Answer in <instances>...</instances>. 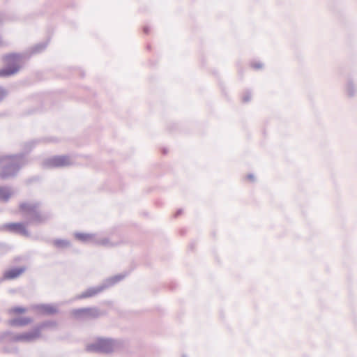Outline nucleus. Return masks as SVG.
I'll use <instances>...</instances> for the list:
<instances>
[{"label":"nucleus","mask_w":357,"mask_h":357,"mask_svg":"<svg viewBox=\"0 0 357 357\" xmlns=\"http://www.w3.org/2000/svg\"><path fill=\"white\" fill-rule=\"evenodd\" d=\"M18 208L25 222L6 223L4 225V228L11 233L24 237L31 236V233L26 227L28 225H43L52 218L50 212L40 209V202H21Z\"/></svg>","instance_id":"nucleus-1"},{"label":"nucleus","mask_w":357,"mask_h":357,"mask_svg":"<svg viewBox=\"0 0 357 357\" xmlns=\"http://www.w3.org/2000/svg\"><path fill=\"white\" fill-rule=\"evenodd\" d=\"M50 39L40 42L30 47L24 53L10 52L2 57L5 66L0 69V77H10L16 75L22 68V63L29 60L33 55L44 52L47 47Z\"/></svg>","instance_id":"nucleus-2"},{"label":"nucleus","mask_w":357,"mask_h":357,"mask_svg":"<svg viewBox=\"0 0 357 357\" xmlns=\"http://www.w3.org/2000/svg\"><path fill=\"white\" fill-rule=\"evenodd\" d=\"M128 342L123 339L98 337L86 347V351L102 354L123 352L128 349Z\"/></svg>","instance_id":"nucleus-3"},{"label":"nucleus","mask_w":357,"mask_h":357,"mask_svg":"<svg viewBox=\"0 0 357 357\" xmlns=\"http://www.w3.org/2000/svg\"><path fill=\"white\" fill-rule=\"evenodd\" d=\"M5 162L0 169V179L14 178L20 169L29 163L24 155H5L0 158V163Z\"/></svg>","instance_id":"nucleus-4"},{"label":"nucleus","mask_w":357,"mask_h":357,"mask_svg":"<svg viewBox=\"0 0 357 357\" xmlns=\"http://www.w3.org/2000/svg\"><path fill=\"white\" fill-rule=\"evenodd\" d=\"M128 273H120L105 279L100 285L88 288L86 291L82 292L76 296L77 299H84L98 295L104 290L114 286L122 280H123Z\"/></svg>","instance_id":"nucleus-5"},{"label":"nucleus","mask_w":357,"mask_h":357,"mask_svg":"<svg viewBox=\"0 0 357 357\" xmlns=\"http://www.w3.org/2000/svg\"><path fill=\"white\" fill-rule=\"evenodd\" d=\"M74 164L69 155H56L45 159L43 166L45 168L54 169L69 167Z\"/></svg>","instance_id":"nucleus-6"},{"label":"nucleus","mask_w":357,"mask_h":357,"mask_svg":"<svg viewBox=\"0 0 357 357\" xmlns=\"http://www.w3.org/2000/svg\"><path fill=\"white\" fill-rule=\"evenodd\" d=\"M57 326L58 322L56 320H45L38 324L33 327L32 331L27 332L30 342L40 337L43 331L54 330Z\"/></svg>","instance_id":"nucleus-7"},{"label":"nucleus","mask_w":357,"mask_h":357,"mask_svg":"<svg viewBox=\"0 0 357 357\" xmlns=\"http://www.w3.org/2000/svg\"><path fill=\"white\" fill-rule=\"evenodd\" d=\"M18 342H30L27 332L15 334L12 331H6L0 333V344Z\"/></svg>","instance_id":"nucleus-8"},{"label":"nucleus","mask_w":357,"mask_h":357,"mask_svg":"<svg viewBox=\"0 0 357 357\" xmlns=\"http://www.w3.org/2000/svg\"><path fill=\"white\" fill-rule=\"evenodd\" d=\"M32 308L39 314L43 316L53 315L59 312L57 307L48 303L35 305Z\"/></svg>","instance_id":"nucleus-9"},{"label":"nucleus","mask_w":357,"mask_h":357,"mask_svg":"<svg viewBox=\"0 0 357 357\" xmlns=\"http://www.w3.org/2000/svg\"><path fill=\"white\" fill-rule=\"evenodd\" d=\"M26 271V267L18 266L14 267L6 271L2 278L0 279V283L6 280H14L20 277Z\"/></svg>","instance_id":"nucleus-10"},{"label":"nucleus","mask_w":357,"mask_h":357,"mask_svg":"<svg viewBox=\"0 0 357 357\" xmlns=\"http://www.w3.org/2000/svg\"><path fill=\"white\" fill-rule=\"evenodd\" d=\"M32 322L30 317H15L8 321V324L10 326L19 327L26 326Z\"/></svg>","instance_id":"nucleus-11"},{"label":"nucleus","mask_w":357,"mask_h":357,"mask_svg":"<svg viewBox=\"0 0 357 357\" xmlns=\"http://www.w3.org/2000/svg\"><path fill=\"white\" fill-rule=\"evenodd\" d=\"M75 238L83 243H91L94 244L96 240V235L93 234H85L81 232H76L74 234Z\"/></svg>","instance_id":"nucleus-12"},{"label":"nucleus","mask_w":357,"mask_h":357,"mask_svg":"<svg viewBox=\"0 0 357 357\" xmlns=\"http://www.w3.org/2000/svg\"><path fill=\"white\" fill-rule=\"evenodd\" d=\"M39 142L40 140L35 139L24 143L23 145V152L17 153L16 155H24L25 158L28 159L27 155L33 150Z\"/></svg>","instance_id":"nucleus-13"},{"label":"nucleus","mask_w":357,"mask_h":357,"mask_svg":"<svg viewBox=\"0 0 357 357\" xmlns=\"http://www.w3.org/2000/svg\"><path fill=\"white\" fill-rule=\"evenodd\" d=\"M11 196L12 192L9 187L0 186V202H8Z\"/></svg>","instance_id":"nucleus-14"},{"label":"nucleus","mask_w":357,"mask_h":357,"mask_svg":"<svg viewBox=\"0 0 357 357\" xmlns=\"http://www.w3.org/2000/svg\"><path fill=\"white\" fill-rule=\"evenodd\" d=\"M53 245L58 249H65L70 247L71 243L67 239L56 238L53 240Z\"/></svg>","instance_id":"nucleus-15"},{"label":"nucleus","mask_w":357,"mask_h":357,"mask_svg":"<svg viewBox=\"0 0 357 357\" xmlns=\"http://www.w3.org/2000/svg\"><path fill=\"white\" fill-rule=\"evenodd\" d=\"M72 314L77 319L86 320V307L74 309L72 310Z\"/></svg>","instance_id":"nucleus-16"},{"label":"nucleus","mask_w":357,"mask_h":357,"mask_svg":"<svg viewBox=\"0 0 357 357\" xmlns=\"http://www.w3.org/2000/svg\"><path fill=\"white\" fill-rule=\"evenodd\" d=\"M100 312L97 307H86V319H97L100 316Z\"/></svg>","instance_id":"nucleus-17"},{"label":"nucleus","mask_w":357,"mask_h":357,"mask_svg":"<svg viewBox=\"0 0 357 357\" xmlns=\"http://www.w3.org/2000/svg\"><path fill=\"white\" fill-rule=\"evenodd\" d=\"M94 245H102V246H114L116 244L110 243L108 238H103L100 239H96L94 241Z\"/></svg>","instance_id":"nucleus-18"},{"label":"nucleus","mask_w":357,"mask_h":357,"mask_svg":"<svg viewBox=\"0 0 357 357\" xmlns=\"http://www.w3.org/2000/svg\"><path fill=\"white\" fill-rule=\"evenodd\" d=\"M26 311V309L22 306H14L8 310V313L9 314H22Z\"/></svg>","instance_id":"nucleus-19"},{"label":"nucleus","mask_w":357,"mask_h":357,"mask_svg":"<svg viewBox=\"0 0 357 357\" xmlns=\"http://www.w3.org/2000/svg\"><path fill=\"white\" fill-rule=\"evenodd\" d=\"M8 94V90L5 86L0 85V104L7 98Z\"/></svg>","instance_id":"nucleus-20"},{"label":"nucleus","mask_w":357,"mask_h":357,"mask_svg":"<svg viewBox=\"0 0 357 357\" xmlns=\"http://www.w3.org/2000/svg\"><path fill=\"white\" fill-rule=\"evenodd\" d=\"M347 93L350 97L354 96L355 94L354 85L351 81L349 82L347 84Z\"/></svg>","instance_id":"nucleus-21"},{"label":"nucleus","mask_w":357,"mask_h":357,"mask_svg":"<svg viewBox=\"0 0 357 357\" xmlns=\"http://www.w3.org/2000/svg\"><path fill=\"white\" fill-rule=\"evenodd\" d=\"M250 66L254 70H259L263 68V63L260 61H252L250 63Z\"/></svg>","instance_id":"nucleus-22"},{"label":"nucleus","mask_w":357,"mask_h":357,"mask_svg":"<svg viewBox=\"0 0 357 357\" xmlns=\"http://www.w3.org/2000/svg\"><path fill=\"white\" fill-rule=\"evenodd\" d=\"M251 100V92L248 91H246L242 98V101L244 103L248 102Z\"/></svg>","instance_id":"nucleus-23"},{"label":"nucleus","mask_w":357,"mask_h":357,"mask_svg":"<svg viewBox=\"0 0 357 357\" xmlns=\"http://www.w3.org/2000/svg\"><path fill=\"white\" fill-rule=\"evenodd\" d=\"M246 178L250 181L251 182H255V176L252 174H248L246 176Z\"/></svg>","instance_id":"nucleus-24"},{"label":"nucleus","mask_w":357,"mask_h":357,"mask_svg":"<svg viewBox=\"0 0 357 357\" xmlns=\"http://www.w3.org/2000/svg\"><path fill=\"white\" fill-rule=\"evenodd\" d=\"M195 247H196V243L195 241L191 242L189 245V249L191 251H194L195 250Z\"/></svg>","instance_id":"nucleus-25"},{"label":"nucleus","mask_w":357,"mask_h":357,"mask_svg":"<svg viewBox=\"0 0 357 357\" xmlns=\"http://www.w3.org/2000/svg\"><path fill=\"white\" fill-rule=\"evenodd\" d=\"M183 213V209L179 208L176 211V213L174 214V217L175 218H178L180 215Z\"/></svg>","instance_id":"nucleus-26"},{"label":"nucleus","mask_w":357,"mask_h":357,"mask_svg":"<svg viewBox=\"0 0 357 357\" xmlns=\"http://www.w3.org/2000/svg\"><path fill=\"white\" fill-rule=\"evenodd\" d=\"M143 31H144V33H146V34H149V32H150V27H149V26H144V28H143Z\"/></svg>","instance_id":"nucleus-27"},{"label":"nucleus","mask_w":357,"mask_h":357,"mask_svg":"<svg viewBox=\"0 0 357 357\" xmlns=\"http://www.w3.org/2000/svg\"><path fill=\"white\" fill-rule=\"evenodd\" d=\"M176 286L177 284L175 283V282H172L170 284H169V289L171 290H174L176 288Z\"/></svg>","instance_id":"nucleus-28"},{"label":"nucleus","mask_w":357,"mask_h":357,"mask_svg":"<svg viewBox=\"0 0 357 357\" xmlns=\"http://www.w3.org/2000/svg\"><path fill=\"white\" fill-rule=\"evenodd\" d=\"M162 153L164 155H166L167 153V152H168V150L166 148H163L162 150Z\"/></svg>","instance_id":"nucleus-29"},{"label":"nucleus","mask_w":357,"mask_h":357,"mask_svg":"<svg viewBox=\"0 0 357 357\" xmlns=\"http://www.w3.org/2000/svg\"><path fill=\"white\" fill-rule=\"evenodd\" d=\"M180 232H181V235H185L186 234L187 231H186V229H183L181 230Z\"/></svg>","instance_id":"nucleus-30"},{"label":"nucleus","mask_w":357,"mask_h":357,"mask_svg":"<svg viewBox=\"0 0 357 357\" xmlns=\"http://www.w3.org/2000/svg\"><path fill=\"white\" fill-rule=\"evenodd\" d=\"M80 75H81L82 77H84L85 73H84V72L83 70L81 71Z\"/></svg>","instance_id":"nucleus-31"},{"label":"nucleus","mask_w":357,"mask_h":357,"mask_svg":"<svg viewBox=\"0 0 357 357\" xmlns=\"http://www.w3.org/2000/svg\"><path fill=\"white\" fill-rule=\"evenodd\" d=\"M146 49H147L148 50H151V45H150V44H148V45H146Z\"/></svg>","instance_id":"nucleus-32"},{"label":"nucleus","mask_w":357,"mask_h":357,"mask_svg":"<svg viewBox=\"0 0 357 357\" xmlns=\"http://www.w3.org/2000/svg\"><path fill=\"white\" fill-rule=\"evenodd\" d=\"M183 357H186L185 355H183Z\"/></svg>","instance_id":"nucleus-33"},{"label":"nucleus","mask_w":357,"mask_h":357,"mask_svg":"<svg viewBox=\"0 0 357 357\" xmlns=\"http://www.w3.org/2000/svg\"><path fill=\"white\" fill-rule=\"evenodd\" d=\"M3 115L2 114H0V117L2 116Z\"/></svg>","instance_id":"nucleus-34"}]
</instances>
